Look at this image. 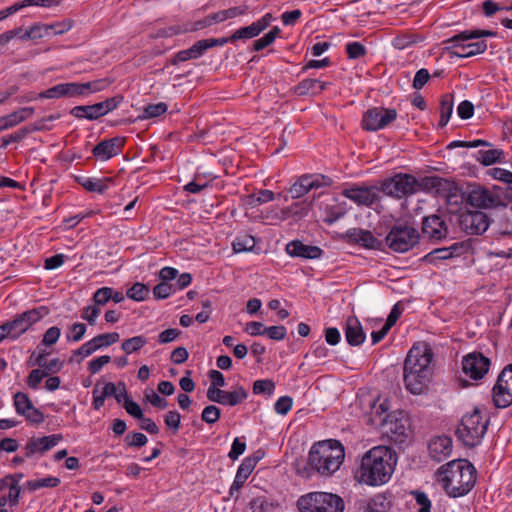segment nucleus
Listing matches in <instances>:
<instances>
[{"label":"nucleus","instance_id":"obj_49","mask_svg":"<svg viewBox=\"0 0 512 512\" xmlns=\"http://www.w3.org/2000/svg\"><path fill=\"white\" fill-rule=\"evenodd\" d=\"M349 59H358L367 54L366 47L360 42H349L345 47Z\"/></svg>","mask_w":512,"mask_h":512},{"label":"nucleus","instance_id":"obj_56","mask_svg":"<svg viewBox=\"0 0 512 512\" xmlns=\"http://www.w3.org/2000/svg\"><path fill=\"white\" fill-rule=\"evenodd\" d=\"M123 100L122 96H115L111 98H107L105 101L99 102V107L102 116L108 114L110 111L117 108V106L121 103Z\"/></svg>","mask_w":512,"mask_h":512},{"label":"nucleus","instance_id":"obj_32","mask_svg":"<svg viewBox=\"0 0 512 512\" xmlns=\"http://www.w3.org/2000/svg\"><path fill=\"white\" fill-rule=\"evenodd\" d=\"M112 182V178H86L81 182V185L89 192L103 194Z\"/></svg>","mask_w":512,"mask_h":512},{"label":"nucleus","instance_id":"obj_42","mask_svg":"<svg viewBox=\"0 0 512 512\" xmlns=\"http://www.w3.org/2000/svg\"><path fill=\"white\" fill-rule=\"evenodd\" d=\"M97 350H99L97 342H96L95 338H92L91 340L84 343L81 347H79L78 349H76L73 352V355L70 358V361H73L75 356H80V359L78 360V362H80L82 359L90 356Z\"/></svg>","mask_w":512,"mask_h":512},{"label":"nucleus","instance_id":"obj_38","mask_svg":"<svg viewBox=\"0 0 512 512\" xmlns=\"http://www.w3.org/2000/svg\"><path fill=\"white\" fill-rule=\"evenodd\" d=\"M274 505L265 496L253 498L246 512H273Z\"/></svg>","mask_w":512,"mask_h":512},{"label":"nucleus","instance_id":"obj_51","mask_svg":"<svg viewBox=\"0 0 512 512\" xmlns=\"http://www.w3.org/2000/svg\"><path fill=\"white\" fill-rule=\"evenodd\" d=\"M168 107L164 102L149 104L144 108V118H154L166 113Z\"/></svg>","mask_w":512,"mask_h":512},{"label":"nucleus","instance_id":"obj_58","mask_svg":"<svg viewBox=\"0 0 512 512\" xmlns=\"http://www.w3.org/2000/svg\"><path fill=\"white\" fill-rule=\"evenodd\" d=\"M60 335H61L60 328H58L56 326L50 327L44 333L41 345H44V346L54 345L58 341Z\"/></svg>","mask_w":512,"mask_h":512},{"label":"nucleus","instance_id":"obj_9","mask_svg":"<svg viewBox=\"0 0 512 512\" xmlns=\"http://www.w3.org/2000/svg\"><path fill=\"white\" fill-rule=\"evenodd\" d=\"M419 187L417 179L409 174H396L382 183L381 191L394 198L414 194Z\"/></svg>","mask_w":512,"mask_h":512},{"label":"nucleus","instance_id":"obj_57","mask_svg":"<svg viewBox=\"0 0 512 512\" xmlns=\"http://www.w3.org/2000/svg\"><path fill=\"white\" fill-rule=\"evenodd\" d=\"M293 400L290 396L280 397L274 404V410L280 415H286L292 408Z\"/></svg>","mask_w":512,"mask_h":512},{"label":"nucleus","instance_id":"obj_30","mask_svg":"<svg viewBox=\"0 0 512 512\" xmlns=\"http://www.w3.org/2000/svg\"><path fill=\"white\" fill-rule=\"evenodd\" d=\"M390 502L383 494H377L369 501L361 504L363 512H386L389 509Z\"/></svg>","mask_w":512,"mask_h":512},{"label":"nucleus","instance_id":"obj_47","mask_svg":"<svg viewBox=\"0 0 512 512\" xmlns=\"http://www.w3.org/2000/svg\"><path fill=\"white\" fill-rule=\"evenodd\" d=\"M86 333V325L83 323L76 322L68 327L66 333L67 341L78 342Z\"/></svg>","mask_w":512,"mask_h":512},{"label":"nucleus","instance_id":"obj_50","mask_svg":"<svg viewBox=\"0 0 512 512\" xmlns=\"http://www.w3.org/2000/svg\"><path fill=\"white\" fill-rule=\"evenodd\" d=\"M220 416L221 411L217 406L208 405L203 409L201 419L207 424H214L220 419Z\"/></svg>","mask_w":512,"mask_h":512},{"label":"nucleus","instance_id":"obj_36","mask_svg":"<svg viewBox=\"0 0 512 512\" xmlns=\"http://www.w3.org/2000/svg\"><path fill=\"white\" fill-rule=\"evenodd\" d=\"M60 483L61 480L58 477L49 476L43 479L29 480L25 485L30 491H36L41 488H54Z\"/></svg>","mask_w":512,"mask_h":512},{"label":"nucleus","instance_id":"obj_12","mask_svg":"<svg viewBox=\"0 0 512 512\" xmlns=\"http://www.w3.org/2000/svg\"><path fill=\"white\" fill-rule=\"evenodd\" d=\"M459 225L467 234L481 235L488 229L490 219L482 211H466L460 215Z\"/></svg>","mask_w":512,"mask_h":512},{"label":"nucleus","instance_id":"obj_21","mask_svg":"<svg viewBox=\"0 0 512 512\" xmlns=\"http://www.w3.org/2000/svg\"><path fill=\"white\" fill-rule=\"evenodd\" d=\"M428 451L433 460L441 462L452 453V439L448 436H437L430 440Z\"/></svg>","mask_w":512,"mask_h":512},{"label":"nucleus","instance_id":"obj_5","mask_svg":"<svg viewBox=\"0 0 512 512\" xmlns=\"http://www.w3.org/2000/svg\"><path fill=\"white\" fill-rule=\"evenodd\" d=\"M495 35V32L490 30H465L445 40L444 43L447 46L444 48V50L447 51V53H449L451 56H456L459 58L472 57L485 52L487 49V44L483 40L468 42L469 40L479 39L481 37H492Z\"/></svg>","mask_w":512,"mask_h":512},{"label":"nucleus","instance_id":"obj_64","mask_svg":"<svg viewBox=\"0 0 512 512\" xmlns=\"http://www.w3.org/2000/svg\"><path fill=\"white\" fill-rule=\"evenodd\" d=\"M415 497L416 503L420 506L417 512H430L431 501L424 492H412Z\"/></svg>","mask_w":512,"mask_h":512},{"label":"nucleus","instance_id":"obj_27","mask_svg":"<svg viewBox=\"0 0 512 512\" xmlns=\"http://www.w3.org/2000/svg\"><path fill=\"white\" fill-rule=\"evenodd\" d=\"M386 432L394 437L395 441H402V437L406 436V426L402 420H398L393 415H387L384 419Z\"/></svg>","mask_w":512,"mask_h":512},{"label":"nucleus","instance_id":"obj_59","mask_svg":"<svg viewBox=\"0 0 512 512\" xmlns=\"http://www.w3.org/2000/svg\"><path fill=\"white\" fill-rule=\"evenodd\" d=\"M246 449L245 441H242L240 438L236 437L231 445V449L228 453V457L235 461L239 458L240 455L244 453Z\"/></svg>","mask_w":512,"mask_h":512},{"label":"nucleus","instance_id":"obj_18","mask_svg":"<svg viewBox=\"0 0 512 512\" xmlns=\"http://www.w3.org/2000/svg\"><path fill=\"white\" fill-rule=\"evenodd\" d=\"M125 145L124 137H113L99 142L92 150V154L100 161H107L120 154Z\"/></svg>","mask_w":512,"mask_h":512},{"label":"nucleus","instance_id":"obj_4","mask_svg":"<svg viewBox=\"0 0 512 512\" xmlns=\"http://www.w3.org/2000/svg\"><path fill=\"white\" fill-rule=\"evenodd\" d=\"M345 457L343 445L333 439L315 443L308 455V464L311 469L321 475H331L336 472Z\"/></svg>","mask_w":512,"mask_h":512},{"label":"nucleus","instance_id":"obj_35","mask_svg":"<svg viewBox=\"0 0 512 512\" xmlns=\"http://www.w3.org/2000/svg\"><path fill=\"white\" fill-rule=\"evenodd\" d=\"M24 319L25 318H23L20 314L12 321L4 323L8 329L11 338H18L21 334H23L25 331L29 329L28 324L27 322H25Z\"/></svg>","mask_w":512,"mask_h":512},{"label":"nucleus","instance_id":"obj_10","mask_svg":"<svg viewBox=\"0 0 512 512\" xmlns=\"http://www.w3.org/2000/svg\"><path fill=\"white\" fill-rule=\"evenodd\" d=\"M493 402L497 408H507L512 404V364L507 365L493 387Z\"/></svg>","mask_w":512,"mask_h":512},{"label":"nucleus","instance_id":"obj_23","mask_svg":"<svg viewBox=\"0 0 512 512\" xmlns=\"http://www.w3.org/2000/svg\"><path fill=\"white\" fill-rule=\"evenodd\" d=\"M346 236L351 243L361 245L368 249H377L380 246L378 239L368 230L353 228L347 231Z\"/></svg>","mask_w":512,"mask_h":512},{"label":"nucleus","instance_id":"obj_37","mask_svg":"<svg viewBox=\"0 0 512 512\" xmlns=\"http://www.w3.org/2000/svg\"><path fill=\"white\" fill-rule=\"evenodd\" d=\"M146 343L147 339L144 336H134L132 338L124 340L121 344V349L126 354H132L142 349L146 345Z\"/></svg>","mask_w":512,"mask_h":512},{"label":"nucleus","instance_id":"obj_61","mask_svg":"<svg viewBox=\"0 0 512 512\" xmlns=\"http://www.w3.org/2000/svg\"><path fill=\"white\" fill-rule=\"evenodd\" d=\"M100 312L101 310L99 307L96 305H90L82 310L81 318L86 320L90 325H94Z\"/></svg>","mask_w":512,"mask_h":512},{"label":"nucleus","instance_id":"obj_43","mask_svg":"<svg viewBox=\"0 0 512 512\" xmlns=\"http://www.w3.org/2000/svg\"><path fill=\"white\" fill-rule=\"evenodd\" d=\"M49 313V310L45 306H41L39 308H35L32 310L25 311L21 314L23 318H25V322H27L28 327L30 328L32 324L39 321L41 318L46 316Z\"/></svg>","mask_w":512,"mask_h":512},{"label":"nucleus","instance_id":"obj_6","mask_svg":"<svg viewBox=\"0 0 512 512\" xmlns=\"http://www.w3.org/2000/svg\"><path fill=\"white\" fill-rule=\"evenodd\" d=\"M297 507L300 512H343L344 501L336 494L311 492L298 499Z\"/></svg>","mask_w":512,"mask_h":512},{"label":"nucleus","instance_id":"obj_34","mask_svg":"<svg viewBox=\"0 0 512 512\" xmlns=\"http://www.w3.org/2000/svg\"><path fill=\"white\" fill-rule=\"evenodd\" d=\"M255 245V238L249 234H242L237 236L232 243V247L235 253L252 251Z\"/></svg>","mask_w":512,"mask_h":512},{"label":"nucleus","instance_id":"obj_19","mask_svg":"<svg viewBox=\"0 0 512 512\" xmlns=\"http://www.w3.org/2000/svg\"><path fill=\"white\" fill-rule=\"evenodd\" d=\"M62 440V435L53 434L41 438L32 437L26 443L25 457L30 458L35 453H44L55 447Z\"/></svg>","mask_w":512,"mask_h":512},{"label":"nucleus","instance_id":"obj_29","mask_svg":"<svg viewBox=\"0 0 512 512\" xmlns=\"http://www.w3.org/2000/svg\"><path fill=\"white\" fill-rule=\"evenodd\" d=\"M313 189V182L309 175H303L290 187L289 192L293 199H299L305 196Z\"/></svg>","mask_w":512,"mask_h":512},{"label":"nucleus","instance_id":"obj_62","mask_svg":"<svg viewBox=\"0 0 512 512\" xmlns=\"http://www.w3.org/2000/svg\"><path fill=\"white\" fill-rule=\"evenodd\" d=\"M63 362L59 358H53L50 360L44 361V366H42V370L46 373V375L55 374L62 370Z\"/></svg>","mask_w":512,"mask_h":512},{"label":"nucleus","instance_id":"obj_40","mask_svg":"<svg viewBox=\"0 0 512 512\" xmlns=\"http://www.w3.org/2000/svg\"><path fill=\"white\" fill-rule=\"evenodd\" d=\"M503 152L498 149H490V150H480L477 154V160L485 165L489 166L492 165L500 160V157L502 156Z\"/></svg>","mask_w":512,"mask_h":512},{"label":"nucleus","instance_id":"obj_25","mask_svg":"<svg viewBox=\"0 0 512 512\" xmlns=\"http://www.w3.org/2000/svg\"><path fill=\"white\" fill-rule=\"evenodd\" d=\"M462 248V244L459 243H454L450 247L437 248L426 254L422 260L430 264H436L439 260H446L460 255Z\"/></svg>","mask_w":512,"mask_h":512},{"label":"nucleus","instance_id":"obj_20","mask_svg":"<svg viewBox=\"0 0 512 512\" xmlns=\"http://www.w3.org/2000/svg\"><path fill=\"white\" fill-rule=\"evenodd\" d=\"M422 232L429 239L440 240L445 238L448 229L444 220L438 215L425 217L422 223Z\"/></svg>","mask_w":512,"mask_h":512},{"label":"nucleus","instance_id":"obj_46","mask_svg":"<svg viewBox=\"0 0 512 512\" xmlns=\"http://www.w3.org/2000/svg\"><path fill=\"white\" fill-rule=\"evenodd\" d=\"M275 390V383L270 379H260L256 380L253 383V393L258 394H267L271 396Z\"/></svg>","mask_w":512,"mask_h":512},{"label":"nucleus","instance_id":"obj_41","mask_svg":"<svg viewBox=\"0 0 512 512\" xmlns=\"http://www.w3.org/2000/svg\"><path fill=\"white\" fill-rule=\"evenodd\" d=\"M49 36L48 34V28L46 27V24H40L37 23L33 26H31L28 30L24 32L22 36H20L21 40H35L40 39L43 37Z\"/></svg>","mask_w":512,"mask_h":512},{"label":"nucleus","instance_id":"obj_52","mask_svg":"<svg viewBox=\"0 0 512 512\" xmlns=\"http://www.w3.org/2000/svg\"><path fill=\"white\" fill-rule=\"evenodd\" d=\"M98 348L108 347L119 341L120 335L117 332L99 334L94 337Z\"/></svg>","mask_w":512,"mask_h":512},{"label":"nucleus","instance_id":"obj_1","mask_svg":"<svg viewBox=\"0 0 512 512\" xmlns=\"http://www.w3.org/2000/svg\"><path fill=\"white\" fill-rule=\"evenodd\" d=\"M433 352L428 345L413 346L405 359L403 367V380L406 389L414 394L421 395L428 390L432 376Z\"/></svg>","mask_w":512,"mask_h":512},{"label":"nucleus","instance_id":"obj_22","mask_svg":"<svg viewBox=\"0 0 512 512\" xmlns=\"http://www.w3.org/2000/svg\"><path fill=\"white\" fill-rule=\"evenodd\" d=\"M286 252L292 257L317 259L321 256L322 249L318 246L306 245L299 240H294L286 245Z\"/></svg>","mask_w":512,"mask_h":512},{"label":"nucleus","instance_id":"obj_2","mask_svg":"<svg viewBox=\"0 0 512 512\" xmlns=\"http://www.w3.org/2000/svg\"><path fill=\"white\" fill-rule=\"evenodd\" d=\"M396 462V454L392 449L386 446L373 447L362 457L357 477L369 486L385 484L390 480Z\"/></svg>","mask_w":512,"mask_h":512},{"label":"nucleus","instance_id":"obj_45","mask_svg":"<svg viewBox=\"0 0 512 512\" xmlns=\"http://www.w3.org/2000/svg\"><path fill=\"white\" fill-rule=\"evenodd\" d=\"M14 406L15 410L18 414L23 415L26 413L33 405L30 401L27 394L23 392H17L14 395Z\"/></svg>","mask_w":512,"mask_h":512},{"label":"nucleus","instance_id":"obj_26","mask_svg":"<svg viewBox=\"0 0 512 512\" xmlns=\"http://www.w3.org/2000/svg\"><path fill=\"white\" fill-rule=\"evenodd\" d=\"M327 86V83L321 82L317 79H304L293 89L294 93L298 96H305L308 94H318L322 92Z\"/></svg>","mask_w":512,"mask_h":512},{"label":"nucleus","instance_id":"obj_3","mask_svg":"<svg viewBox=\"0 0 512 512\" xmlns=\"http://www.w3.org/2000/svg\"><path fill=\"white\" fill-rule=\"evenodd\" d=\"M437 474L444 491L454 498L466 495L476 482V469L466 459L452 460L442 465Z\"/></svg>","mask_w":512,"mask_h":512},{"label":"nucleus","instance_id":"obj_11","mask_svg":"<svg viewBox=\"0 0 512 512\" xmlns=\"http://www.w3.org/2000/svg\"><path fill=\"white\" fill-rule=\"evenodd\" d=\"M396 117L397 111L395 109L375 107L364 113L362 128L367 131H378L388 126Z\"/></svg>","mask_w":512,"mask_h":512},{"label":"nucleus","instance_id":"obj_8","mask_svg":"<svg viewBox=\"0 0 512 512\" xmlns=\"http://www.w3.org/2000/svg\"><path fill=\"white\" fill-rule=\"evenodd\" d=\"M387 246L394 252L404 253L412 249L419 241L418 231L408 225H394L385 238Z\"/></svg>","mask_w":512,"mask_h":512},{"label":"nucleus","instance_id":"obj_31","mask_svg":"<svg viewBox=\"0 0 512 512\" xmlns=\"http://www.w3.org/2000/svg\"><path fill=\"white\" fill-rule=\"evenodd\" d=\"M44 127H45L44 125H32L31 127H23L21 129H19L18 131L14 132V133H12V134H10L8 136L2 137L0 139L1 147L5 148L10 143H19L30 132L42 130Z\"/></svg>","mask_w":512,"mask_h":512},{"label":"nucleus","instance_id":"obj_53","mask_svg":"<svg viewBox=\"0 0 512 512\" xmlns=\"http://www.w3.org/2000/svg\"><path fill=\"white\" fill-rule=\"evenodd\" d=\"M73 26V22L71 20H66L63 22H57L54 24H46L48 28V34L51 35H62L65 32L69 31Z\"/></svg>","mask_w":512,"mask_h":512},{"label":"nucleus","instance_id":"obj_33","mask_svg":"<svg viewBox=\"0 0 512 512\" xmlns=\"http://www.w3.org/2000/svg\"><path fill=\"white\" fill-rule=\"evenodd\" d=\"M453 95L445 94L441 98L440 102V121L439 126L444 127L447 125L452 112H453Z\"/></svg>","mask_w":512,"mask_h":512},{"label":"nucleus","instance_id":"obj_17","mask_svg":"<svg viewBox=\"0 0 512 512\" xmlns=\"http://www.w3.org/2000/svg\"><path fill=\"white\" fill-rule=\"evenodd\" d=\"M259 458L254 456L246 457L242 460L240 466L237 469L234 481L229 489V496L238 498L239 492L245 484L248 477L253 472Z\"/></svg>","mask_w":512,"mask_h":512},{"label":"nucleus","instance_id":"obj_60","mask_svg":"<svg viewBox=\"0 0 512 512\" xmlns=\"http://www.w3.org/2000/svg\"><path fill=\"white\" fill-rule=\"evenodd\" d=\"M429 79H430L429 71L425 68H421L420 70H418L416 72L414 79H413L412 86L414 89L420 90L426 85V83L428 82Z\"/></svg>","mask_w":512,"mask_h":512},{"label":"nucleus","instance_id":"obj_39","mask_svg":"<svg viewBox=\"0 0 512 512\" xmlns=\"http://www.w3.org/2000/svg\"><path fill=\"white\" fill-rule=\"evenodd\" d=\"M260 33H261L260 28L258 27L256 22H253L249 26L242 27V28L236 30L232 34V40L237 41L240 39H251V38L258 36Z\"/></svg>","mask_w":512,"mask_h":512},{"label":"nucleus","instance_id":"obj_63","mask_svg":"<svg viewBox=\"0 0 512 512\" xmlns=\"http://www.w3.org/2000/svg\"><path fill=\"white\" fill-rule=\"evenodd\" d=\"M181 415L177 411H168L164 416V422L167 427L177 432L180 427Z\"/></svg>","mask_w":512,"mask_h":512},{"label":"nucleus","instance_id":"obj_15","mask_svg":"<svg viewBox=\"0 0 512 512\" xmlns=\"http://www.w3.org/2000/svg\"><path fill=\"white\" fill-rule=\"evenodd\" d=\"M342 195L357 205L372 206L380 199V190L373 186H353L342 191Z\"/></svg>","mask_w":512,"mask_h":512},{"label":"nucleus","instance_id":"obj_7","mask_svg":"<svg viewBox=\"0 0 512 512\" xmlns=\"http://www.w3.org/2000/svg\"><path fill=\"white\" fill-rule=\"evenodd\" d=\"M488 424V420L483 418L481 411L475 408L472 413L462 417L456 434L466 446L473 447L485 435Z\"/></svg>","mask_w":512,"mask_h":512},{"label":"nucleus","instance_id":"obj_16","mask_svg":"<svg viewBox=\"0 0 512 512\" xmlns=\"http://www.w3.org/2000/svg\"><path fill=\"white\" fill-rule=\"evenodd\" d=\"M466 202L475 208L488 209L499 206L501 204V199L489 189L477 187L468 193Z\"/></svg>","mask_w":512,"mask_h":512},{"label":"nucleus","instance_id":"obj_24","mask_svg":"<svg viewBox=\"0 0 512 512\" xmlns=\"http://www.w3.org/2000/svg\"><path fill=\"white\" fill-rule=\"evenodd\" d=\"M344 332L345 339L351 346H359L366 339V334L364 333L360 322L355 317H349L347 319Z\"/></svg>","mask_w":512,"mask_h":512},{"label":"nucleus","instance_id":"obj_13","mask_svg":"<svg viewBox=\"0 0 512 512\" xmlns=\"http://www.w3.org/2000/svg\"><path fill=\"white\" fill-rule=\"evenodd\" d=\"M489 367L490 359L479 352L466 355L462 361L463 372L474 380L482 379Z\"/></svg>","mask_w":512,"mask_h":512},{"label":"nucleus","instance_id":"obj_54","mask_svg":"<svg viewBox=\"0 0 512 512\" xmlns=\"http://www.w3.org/2000/svg\"><path fill=\"white\" fill-rule=\"evenodd\" d=\"M125 442L129 447H142L147 444L148 438L143 433L135 432L127 434Z\"/></svg>","mask_w":512,"mask_h":512},{"label":"nucleus","instance_id":"obj_55","mask_svg":"<svg viewBox=\"0 0 512 512\" xmlns=\"http://www.w3.org/2000/svg\"><path fill=\"white\" fill-rule=\"evenodd\" d=\"M111 287H102L96 290L93 295V301L95 305L104 306L110 301Z\"/></svg>","mask_w":512,"mask_h":512},{"label":"nucleus","instance_id":"obj_14","mask_svg":"<svg viewBox=\"0 0 512 512\" xmlns=\"http://www.w3.org/2000/svg\"><path fill=\"white\" fill-rule=\"evenodd\" d=\"M247 397L248 393L242 386H238L233 391L214 389V387H208L207 389L208 400L222 405L236 406L246 400Z\"/></svg>","mask_w":512,"mask_h":512},{"label":"nucleus","instance_id":"obj_44","mask_svg":"<svg viewBox=\"0 0 512 512\" xmlns=\"http://www.w3.org/2000/svg\"><path fill=\"white\" fill-rule=\"evenodd\" d=\"M149 294V288L140 282L133 284L131 288L127 290V297L135 301H143Z\"/></svg>","mask_w":512,"mask_h":512},{"label":"nucleus","instance_id":"obj_28","mask_svg":"<svg viewBox=\"0 0 512 512\" xmlns=\"http://www.w3.org/2000/svg\"><path fill=\"white\" fill-rule=\"evenodd\" d=\"M70 114L78 119L97 120L102 117L99 104L75 106L70 110Z\"/></svg>","mask_w":512,"mask_h":512},{"label":"nucleus","instance_id":"obj_48","mask_svg":"<svg viewBox=\"0 0 512 512\" xmlns=\"http://www.w3.org/2000/svg\"><path fill=\"white\" fill-rule=\"evenodd\" d=\"M64 97L75 98L85 96L83 83L69 82L63 83Z\"/></svg>","mask_w":512,"mask_h":512}]
</instances>
